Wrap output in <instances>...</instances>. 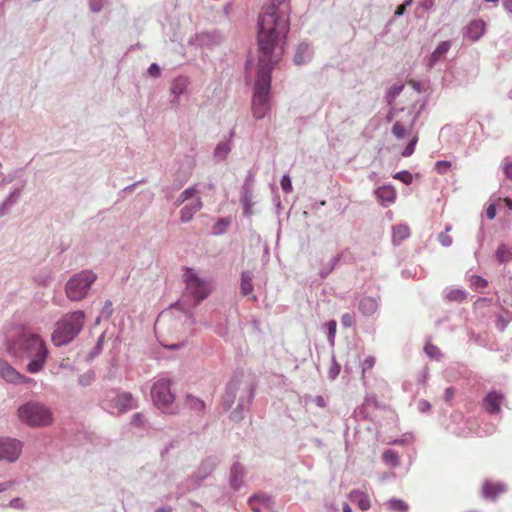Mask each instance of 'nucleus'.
I'll return each instance as SVG.
<instances>
[{
  "label": "nucleus",
  "instance_id": "obj_1",
  "mask_svg": "<svg viewBox=\"0 0 512 512\" xmlns=\"http://www.w3.org/2000/svg\"><path fill=\"white\" fill-rule=\"evenodd\" d=\"M290 12V0H266L258 17L259 60L252 97V114L257 120L271 110V72L281 56L275 50L289 31Z\"/></svg>",
  "mask_w": 512,
  "mask_h": 512
},
{
  "label": "nucleus",
  "instance_id": "obj_2",
  "mask_svg": "<svg viewBox=\"0 0 512 512\" xmlns=\"http://www.w3.org/2000/svg\"><path fill=\"white\" fill-rule=\"evenodd\" d=\"M6 350L15 358L29 359L26 369L31 374L42 371L49 353L44 340L38 334L25 331L7 339Z\"/></svg>",
  "mask_w": 512,
  "mask_h": 512
},
{
  "label": "nucleus",
  "instance_id": "obj_3",
  "mask_svg": "<svg viewBox=\"0 0 512 512\" xmlns=\"http://www.w3.org/2000/svg\"><path fill=\"white\" fill-rule=\"evenodd\" d=\"M185 282V291L182 295L181 301H177L171 307H179L185 314L186 320L190 326H193L195 319L193 314L186 308V306L196 307L210 294L208 282L200 278L192 268H186L183 275Z\"/></svg>",
  "mask_w": 512,
  "mask_h": 512
},
{
  "label": "nucleus",
  "instance_id": "obj_4",
  "mask_svg": "<svg viewBox=\"0 0 512 512\" xmlns=\"http://www.w3.org/2000/svg\"><path fill=\"white\" fill-rule=\"evenodd\" d=\"M242 380L239 375H235L227 384L223 396V406L229 410L234 404L237 393L240 391L237 407L230 413V419L238 422L244 418V410L249 407L254 397V388L251 385L241 387Z\"/></svg>",
  "mask_w": 512,
  "mask_h": 512
},
{
  "label": "nucleus",
  "instance_id": "obj_5",
  "mask_svg": "<svg viewBox=\"0 0 512 512\" xmlns=\"http://www.w3.org/2000/svg\"><path fill=\"white\" fill-rule=\"evenodd\" d=\"M16 415L22 424L30 428H45L54 423L51 407L38 400H29L21 404Z\"/></svg>",
  "mask_w": 512,
  "mask_h": 512
},
{
  "label": "nucleus",
  "instance_id": "obj_6",
  "mask_svg": "<svg viewBox=\"0 0 512 512\" xmlns=\"http://www.w3.org/2000/svg\"><path fill=\"white\" fill-rule=\"evenodd\" d=\"M85 314L83 311H74L64 315L57 323L52 334V341L56 346L70 343L82 330Z\"/></svg>",
  "mask_w": 512,
  "mask_h": 512
},
{
  "label": "nucleus",
  "instance_id": "obj_7",
  "mask_svg": "<svg viewBox=\"0 0 512 512\" xmlns=\"http://www.w3.org/2000/svg\"><path fill=\"white\" fill-rule=\"evenodd\" d=\"M96 279V274L91 270H84L74 274L65 286L67 297L71 301L84 299Z\"/></svg>",
  "mask_w": 512,
  "mask_h": 512
},
{
  "label": "nucleus",
  "instance_id": "obj_8",
  "mask_svg": "<svg viewBox=\"0 0 512 512\" xmlns=\"http://www.w3.org/2000/svg\"><path fill=\"white\" fill-rule=\"evenodd\" d=\"M151 397L154 405L164 413H173L175 395L171 391V381L166 377H159L151 387Z\"/></svg>",
  "mask_w": 512,
  "mask_h": 512
},
{
  "label": "nucleus",
  "instance_id": "obj_9",
  "mask_svg": "<svg viewBox=\"0 0 512 512\" xmlns=\"http://www.w3.org/2000/svg\"><path fill=\"white\" fill-rule=\"evenodd\" d=\"M104 403L112 413L116 410L118 413H126L137 407V404L130 392L110 391L106 394Z\"/></svg>",
  "mask_w": 512,
  "mask_h": 512
},
{
  "label": "nucleus",
  "instance_id": "obj_10",
  "mask_svg": "<svg viewBox=\"0 0 512 512\" xmlns=\"http://www.w3.org/2000/svg\"><path fill=\"white\" fill-rule=\"evenodd\" d=\"M217 459L215 457H208L204 461H202L201 465L199 466L196 474L195 479L189 478L186 480L187 487L182 488L179 487V495H183L187 491L194 489L198 486L199 482L206 479L216 468L217 466Z\"/></svg>",
  "mask_w": 512,
  "mask_h": 512
},
{
  "label": "nucleus",
  "instance_id": "obj_11",
  "mask_svg": "<svg viewBox=\"0 0 512 512\" xmlns=\"http://www.w3.org/2000/svg\"><path fill=\"white\" fill-rule=\"evenodd\" d=\"M23 444L21 441L4 437L0 439V461L5 460L13 463L18 460L21 455Z\"/></svg>",
  "mask_w": 512,
  "mask_h": 512
},
{
  "label": "nucleus",
  "instance_id": "obj_12",
  "mask_svg": "<svg viewBox=\"0 0 512 512\" xmlns=\"http://www.w3.org/2000/svg\"><path fill=\"white\" fill-rule=\"evenodd\" d=\"M0 378L14 385L34 382L32 378L20 374L12 365L2 359L0 360Z\"/></svg>",
  "mask_w": 512,
  "mask_h": 512
},
{
  "label": "nucleus",
  "instance_id": "obj_13",
  "mask_svg": "<svg viewBox=\"0 0 512 512\" xmlns=\"http://www.w3.org/2000/svg\"><path fill=\"white\" fill-rule=\"evenodd\" d=\"M417 117H418V112H415L414 110H409L407 120L396 121L393 124L392 134L397 139H404L409 134L410 130L412 129Z\"/></svg>",
  "mask_w": 512,
  "mask_h": 512
},
{
  "label": "nucleus",
  "instance_id": "obj_14",
  "mask_svg": "<svg viewBox=\"0 0 512 512\" xmlns=\"http://www.w3.org/2000/svg\"><path fill=\"white\" fill-rule=\"evenodd\" d=\"M504 395L500 391L492 390L483 399V408L488 414L495 415L501 412Z\"/></svg>",
  "mask_w": 512,
  "mask_h": 512
},
{
  "label": "nucleus",
  "instance_id": "obj_15",
  "mask_svg": "<svg viewBox=\"0 0 512 512\" xmlns=\"http://www.w3.org/2000/svg\"><path fill=\"white\" fill-rule=\"evenodd\" d=\"M506 490L507 487L504 483L486 479L481 487V495L486 500L494 501L498 496L505 493Z\"/></svg>",
  "mask_w": 512,
  "mask_h": 512
},
{
  "label": "nucleus",
  "instance_id": "obj_16",
  "mask_svg": "<svg viewBox=\"0 0 512 512\" xmlns=\"http://www.w3.org/2000/svg\"><path fill=\"white\" fill-rule=\"evenodd\" d=\"M314 50L311 44L307 41L299 43L293 61L296 65H304L309 63L313 58Z\"/></svg>",
  "mask_w": 512,
  "mask_h": 512
},
{
  "label": "nucleus",
  "instance_id": "obj_17",
  "mask_svg": "<svg viewBox=\"0 0 512 512\" xmlns=\"http://www.w3.org/2000/svg\"><path fill=\"white\" fill-rule=\"evenodd\" d=\"M486 31V23L481 19L472 20L466 27L464 36L471 41H478Z\"/></svg>",
  "mask_w": 512,
  "mask_h": 512
},
{
  "label": "nucleus",
  "instance_id": "obj_18",
  "mask_svg": "<svg viewBox=\"0 0 512 512\" xmlns=\"http://www.w3.org/2000/svg\"><path fill=\"white\" fill-rule=\"evenodd\" d=\"M188 87V79L184 76L175 78L170 86V92L172 99L170 102L174 105H178L180 102V96L185 94Z\"/></svg>",
  "mask_w": 512,
  "mask_h": 512
},
{
  "label": "nucleus",
  "instance_id": "obj_19",
  "mask_svg": "<svg viewBox=\"0 0 512 512\" xmlns=\"http://www.w3.org/2000/svg\"><path fill=\"white\" fill-rule=\"evenodd\" d=\"M374 194L380 204L384 207L393 204L396 200V191L390 185L378 187L375 189Z\"/></svg>",
  "mask_w": 512,
  "mask_h": 512
},
{
  "label": "nucleus",
  "instance_id": "obj_20",
  "mask_svg": "<svg viewBox=\"0 0 512 512\" xmlns=\"http://www.w3.org/2000/svg\"><path fill=\"white\" fill-rule=\"evenodd\" d=\"M254 189L248 187H241L240 191V202L243 205V215L246 218H250L253 215L252 207L255 204Z\"/></svg>",
  "mask_w": 512,
  "mask_h": 512
},
{
  "label": "nucleus",
  "instance_id": "obj_21",
  "mask_svg": "<svg viewBox=\"0 0 512 512\" xmlns=\"http://www.w3.org/2000/svg\"><path fill=\"white\" fill-rule=\"evenodd\" d=\"M203 203L200 197H197L192 202L187 203L180 210V220L182 223L189 222L193 216L202 209Z\"/></svg>",
  "mask_w": 512,
  "mask_h": 512
},
{
  "label": "nucleus",
  "instance_id": "obj_22",
  "mask_svg": "<svg viewBox=\"0 0 512 512\" xmlns=\"http://www.w3.org/2000/svg\"><path fill=\"white\" fill-rule=\"evenodd\" d=\"M451 45L452 43L449 40L440 42L435 48V50L432 52L428 60V68H433L437 64V62L443 60L446 57L448 51L450 50Z\"/></svg>",
  "mask_w": 512,
  "mask_h": 512
},
{
  "label": "nucleus",
  "instance_id": "obj_23",
  "mask_svg": "<svg viewBox=\"0 0 512 512\" xmlns=\"http://www.w3.org/2000/svg\"><path fill=\"white\" fill-rule=\"evenodd\" d=\"M22 187L14 188L0 205V218L5 216L19 201Z\"/></svg>",
  "mask_w": 512,
  "mask_h": 512
},
{
  "label": "nucleus",
  "instance_id": "obj_24",
  "mask_svg": "<svg viewBox=\"0 0 512 512\" xmlns=\"http://www.w3.org/2000/svg\"><path fill=\"white\" fill-rule=\"evenodd\" d=\"M244 484V467L236 462L230 470V485L233 490H239Z\"/></svg>",
  "mask_w": 512,
  "mask_h": 512
},
{
  "label": "nucleus",
  "instance_id": "obj_25",
  "mask_svg": "<svg viewBox=\"0 0 512 512\" xmlns=\"http://www.w3.org/2000/svg\"><path fill=\"white\" fill-rule=\"evenodd\" d=\"M379 304L375 297L365 296L360 299L358 309L364 316H371L378 310Z\"/></svg>",
  "mask_w": 512,
  "mask_h": 512
},
{
  "label": "nucleus",
  "instance_id": "obj_26",
  "mask_svg": "<svg viewBox=\"0 0 512 512\" xmlns=\"http://www.w3.org/2000/svg\"><path fill=\"white\" fill-rule=\"evenodd\" d=\"M410 236V229L405 224H398L392 228V242L394 245H399L403 240Z\"/></svg>",
  "mask_w": 512,
  "mask_h": 512
},
{
  "label": "nucleus",
  "instance_id": "obj_27",
  "mask_svg": "<svg viewBox=\"0 0 512 512\" xmlns=\"http://www.w3.org/2000/svg\"><path fill=\"white\" fill-rule=\"evenodd\" d=\"M349 499L353 503H356L359 506V508L363 511H366L371 507L370 500H369L368 496L361 491H358V490L351 491L349 493Z\"/></svg>",
  "mask_w": 512,
  "mask_h": 512
},
{
  "label": "nucleus",
  "instance_id": "obj_28",
  "mask_svg": "<svg viewBox=\"0 0 512 512\" xmlns=\"http://www.w3.org/2000/svg\"><path fill=\"white\" fill-rule=\"evenodd\" d=\"M253 273L251 271H243L241 273L240 290L243 296L250 295L254 290Z\"/></svg>",
  "mask_w": 512,
  "mask_h": 512
},
{
  "label": "nucleus",
  "instance_id": "obj_29",
  "mask_svg": "<svg viewBox=\"0 0 512 512\" xmlns=\"http://www.w3.org/2000/svg\"><path fill=\"white\" fill-rule=\"evenodd\" d=\"M495 258L500 264H505L512 260V251L505 244H500L495 252Z\"/></svg>",
  "mask_w": 512,
  "mask_h": 512
},
{
  "label": "nucleus",
  "instance_id": "obj_30",
  "mask_svg": "<svg viewBox=\"0 0 512 512\" xmlns=\"http://www.w3.org/2000/svg\"><path fill=\"white\" fill-rule=\"evenodd\" d=\"M231 151V146L227 142H220L217 144L213 156L217 162L223 161L227 158Z\"/></svg>",
  "mask_w": 512,
  "mask_h": 512
},
{
  "label": "nucleus",
  "instance_id": "obj_31",
  "mask_svg": "<svg viewBox=\"0 0 512 512\" xmlns=\"http://www.w3.org/2000/svg\"><path fill=\"white\" fill-rule=\"evenodd\" d=\"M382 459L386 465L392 468L398 467L400 465V458L394 450H385L382 454Z\"/></svg>",
  "mask_w": 512,
  "mask_h": 512
},
{
  "label": "nucleus",
  "instance_id": "obj_32",
  "mask_svg": "<svg viewBox=\"0 0 512 512\" xmlns=\"http://www.w3.org/2000/svg\"><path fill=\"white\" fill-rule=\"evenodd\" d=\"M387 508L393 512H408L409 506L401 499L391 498L386 502Z\"/></svg>",
  "mask_w": 512,
  "mask_h": 512
},
{
  "label": "nucleus",
  "instance_id": "obj_33",
  "mask_svg": "<svg viewBox=\"0 0 512 512\" xmlns=\"http://www.w3.org/2000/svg\"><path fill=\"white\" fill-rule=\"evenodd\" d=\"M231 224V219L228 217L220 218L213 226V234L216 236L223 235L226 233L228 227Z\"/></svg>",
  "mask_w": 512,
  "mask_h": 512
},
{
  "label": "nucleus",
  "instance_id": "obj_34",
  "mask_svg": "<svg viewBox=\"0 0 512 512\" xmlns=\"http://www.w3.org/2000/svg\"><path fill=\"white\" fill-rule=\"evenodd\" d=\"M197 192L198 191H197L196 185L186 188L184 191H182L179 194L178 198L175 201V206L178 207V206L182 205L187 200L193 198Z\"/></svg>",
  "mask_w": 512,
  "mask_h": 512
},
{
  "label": "nucleus",
  "instance_id": "obj_35",
  "mask_svg": "<svg viewBox=\"0 0 512 512\" xmlns=\"http://www.w3.org/2000/svg\"><path fill=\"white\" fill-rule=\"evenodd\" d=\"M255 502L259 503L260 505H262L265 508L270 507L273 503L272 498L268 494H265V493L254 494L248 499V503H255Z\"/></svg>",
  "mask_w": 512,
  "mask_h": 512
},
{
  "label": "nucleus",
  "instance_id": "obj_36",
  "mask_svg": "<svg viewBox=\"0 0 512 512\" xmlns=\"http://www.w3.org/2000/svg\"><path fill=\"white\" fill-rule=\"evenodd\" d=\"M186 404L191 410H194L196 412L203 411L205 408L204 401L192 395H187Z\"/></svg>",
  "mask_w": 512,
  "mask_h": 512
},
{
  "label": "nucleus",
  "instance_id": "obj_37",
  "mask_svg": "<svg viewBox=\"0 0 512 512\" xmlns=\"http://www.w3.org/2000/svg\"><path fill=\"white\" fill-rule=\"evenodd\" d=\"M404 85L402 84H394L392 85L385 94V99L388 103L394 101L402 92Z\"/></svg>",
  "mask_w": 512,
  "mask_h": 512
},
{
  "label": "nucleus",
  "instance_id": "obj_38",
  "mask_svg": "<svg viewBox=\"0 0 512 512\" xmlns=\"http://www.w3.org/2000/svg\"><path fill=\"white\" fill-rule=\"evenodd\" d=\"M467 293L462 289H451L447 292L446 298L449 301L462 302L466 299Z\"/></svg>",
  "mask_w": 512,
  "mask_h": 512
},
{
  "label": "nucleus",
  "instance_id": "obj_39",
  "mask_svg": "<svg viewBox=\"0 0 512 512\" xmlns=\"http://www.w3.org/2000/svg\"><path fill=\"white\" fill-rule=\"evenodd\" d=\"M511 319V315L508 311H505L503 314L498 315L496 320V327L498 328V330L503 332L506 329L507 325L510 323Z\"/></svg>",
  "mask_w": 512,
  "mask_h": 512
},
{
  "label": "nucleus",
  "instance_id": "obj_40",
  "mask_svg": "<svg viewBox=\"0 0 512 512\" xmlns=\"http://www.w3.org/2000/svg\"><path fill=\"white\" fill-rule=\"evenodd\" d=\"M339 260H340L339 256L332 257L331 260L329 261V263L320 270V273H319L320 277L323 279L326 278L332 272V270L335 268V266L337 265Z\"/></svg>",
  "mask_w": 512,
  "mask_h": 512
},
{
  "label": "nucleus",
  "instance_id": "obj_41",
  "mask_svg": "<svg viewBox=\"0 0 512 512\" xmlns=\"http://www.w3.org/2000/svg\"><path fill=\"white\" fill-rule=\"evenodd\" d=\"M425 353L432 359L440 360L442 353L440 349L433 344H426L424 347Z\"/></svg>",
  "mask_w": 512,
  "mask_h": 512
},
{
  "label": "nucleus",
  "instance_id": "obj_42",
  "mask_svg": "<svg viewBox=\"0 0 512 512\" xmlns=\"http://www.w3.org/2000/svg\"><path fill=\"white\" fill-rule=\"evenodd\" d=\"M95 379V374L93 371H87L83 374H81L78 378L79 385L86 387L92 384V382Z\"/></svg>",
  "mask_w": 512,
  "mask_h": 512
},
{
  "label": "nucleus",
  "instance_id": "obj_43",
  "mask_svg": "<svg viewBox=\"0 0 512 512\" xmlns=\"http://www.w3.org/2000/svg\"><path fill=\"white\" fill-rule=\"evenodd\" d=\"M169 480H170V477L167 473H165L164 471H159L154 476V481L152 483V486H157L160 484L167 486L169 483Z\"/></svg>",
  "mask_w": 512,
  "mask_h": 512
},
{
  "label": "nucleus",
  "instance_id": "obj_44",
  "mask_svg": "<svg viewBox=\"0 0 512 512\" xmlns=\"http://www.w3.org/2000/svg\"><path fill=\"white\" fill-rule=\"evenodd\" d=\"M452 164L450 161L440 160L435 163L434 170L441 175L446 174L451 168Z\"/></svg>",
  "mask_w": 512,
  "mask_h": 512
},
{
  "label": "nucleus",
  "instance_id": "obj_45",
  "mask_svg": "<svg viewBox=\"0 0 512 512\" xmlns=\"http://www.w3.org/2000/svg\"><path fill=\"white\" fill-rule=\"evenodd\" d=\"M336 327H337V324H336V321H334V320H330L327 323H325V330L327 332L328 340L332 344L334 342V338H335V334H336Z\"/></svg>",
  "mask_w": 512,
  "mask_h": 512
},
{
  "label": "nucleus",
  "instance_id": "obj_46",
  "mask_svg": "<svg viewBox=\"0 0 512 512\" xmlns=\"http://www.w3.org/2000/svg\"><path fill=\"white\" fill-rule=\"evenodd\" d=\"M394 178L397 180H400L401 182H403L406 185L411 184L412 180H413L412 174L407 170L397 172L394 175Z\"/></svg>",
  "mask_w": 512,
  "mask_h": 512
},
{
  "label": "nucleus",
  "instance_id": "obj_47",
  "mask_svg": "<svg viewBox=\"0 0 512 512\" xmlns=\"http://www.w3.org/2000/svg\"><path fill=\"white\" fill-rule=\"evenodd\" d=\"M340 370H341V367L340 365L336 362V359L334 356H332V362H331V366L329 368V371H328V377L331 379V380H334L337 378V376L339 375L340 373Z\"/></svg>",
  "mask_w": 512,
  "mask_h": 512
},
{
  "label": "nucleus",
  "instance_id": "obj_48",
  "mask_svg": "<svg viewBox=\"0 0 512 512\" xmlns=\"http://www.w3.org/2000/svg\"><path fill=\"white\" fill-rule=\"evenodd\" d=\"M107 0H88L89 8L93 13H99L105 6Z\"/></svg>",
  "mask_w": 512,
  "mask_h": 512
},
{
  "label": "nucleus",
  "instance_id": "obj_49",
  "mask_svg": "<svg viewBox=\"0 0 512 512\" xmlns=\"http://www.w3.org/2000/svg\"><path fill=\"white\" fill-rule=\"evenodd\" d=\"M418 141L417 136H413L411 140L409 141L408 145L405 147V149L402 152V156L409 157L411 156L415 151V146Z\"/></svg>",
  "mask_w": 512,
  "mask_h": 512
},
{
  "label": "nucleus",
  "instance_id": "obj_50",
  "mask_svg": "<svg viewBox=\"0 0 512 512\" xmlns=\"http://www.w3.org/2000/svg\"><path fill=\"white\" fill-rule=\"evenodd\" d=\"M280 185L282 190L285 193H289L292 191V181L291 178L288 175H284L280 181Z\"/></svg>",
  "mask_w": 512,
  "mask_h": 512
},
{
  "label": "nucleus",
  "instance_id": "obj_51",
  "mask_svg": "<svg viewBox=\"0 0 512 512\" xmlns=\"http://www.w3.org/2000/svg\"><path fill=\"white\" fill-rule=\"evenodd\" d=\"M355 323V317L353 314L351 313H345L342 315L341 317V324L344 326V327H351L353 326Z\"/></svg>",
  "mask_w": 512,
  "mask_h": 512
},
{
  "label": "nucleus",
  "instance_id": "obj_52",
  "mask_svg": "<svg viewBox=\"0 0 512 512\" xmlns=\"http://www.w3.org/2000/svg\"><path fill=\"white\" fill-rule=\"evenodd\" d=\"M471 283L476 287V288H485L488 284L487 280H485L484 278H482L481 276H478V275H473L471 277Z\"/></svg>",
  "mask_w": 512,
  "mask_h": 512
},
{
  "label": "nucleus",
  "instance_id": "obj_53",
  "mask_svg": "<svg viewBox=\"0 0 512 512\" xmlns=\"http://www.w3.org/2000/svg\"><path fill=\"white\" fill-rule=\"evenodd\" d=\"M147 74L153 78H158L161 75V68L157 63H152L148 69Z\"/></svg>",
  "mask_w": 512,
  "mask_h": 512
},
{
  "label": "nucleus",
  "instance_id": "obj_54",
  "mask_svg": "<svg viewBox=\"0 0 512 512\" xmlns=\"http://www.w3.org/2000/svg\"><path fill=\"white\" fill-rule=\"evenodd\" d=\"M375 365V358L373 356H367L362 362V372L370 370Z\"/></svg>",
  "mask_w": 512,
  "mask_h": 512
},
{
  "label": "nucleus",
  "instance_id": "obj_55",
  "mask_svg": "<svg viewBox=\"0 0 512 512\" xmlns=\"http://www.w3.org/2000/svg\"><path fill=\"white\" fill-rule=\"evenodd\" d=\"M9 507L14 508V509L23 510V509H25L26 505H25V502L21 498L17 497V498H13L10 500Z\"/></svg>",
  "mask_w": 512,
  "mask_h": 512
},
{
  "label": "nucleus",
  "instance_id": "obj_56",
  "mask_svg": "<svg viewBox=\"0 0 512 512\" xmlns=\"http://www.w3.org/2000/svg\"><path fill=\"white\" fill-rule=\"evenodd\" d=\"M438 240L444 247H449L452 244V238L445 232L439 234Z\"/></svg>",
  "mask_w": 512,
  "mask_h": 512
},
{
  "label": "nucleus",
  "instance_id": "obj_57",
  "mask_svg": "<svg viewBox=\"0 0 512 512\" xmlns=\"http://www.w3.org/2000/svg\"><path fill=\"white\" fill-rule=\"evenodd\" d=\"M503 171L505 176L512 180V161L505 159L503 163Z\"/></svg>",
  "mask_w": 512,
  "mask_h": 512
},
{
  "label": "nucleus",
  "instance_id": "obj_58",
  "mask_svg": "<svg viewBox=\"0 0 512 512\" xmlns=\"http://www.w3.org/2000/svg\"><path fill=\"white\" fill-rule=\"evenodd\" d=\"M144 423V416L142 413H135L133 416H132V419H131V424L136 426V427H140L142 426Z\"/></svg>",
  "mask_w": 512,
  "mask_h": 512
},
{
  "label": "nucleus",
  "instance_id": "obj_59",
  "mask_svg": "<svg viewBox=\"0 0 512 512\" xmlns=\"http://www.w3.org/2000/svg\"><path fill=\"white\" fill-rule=\"evenodd\" d=\"M254 182H255L254 175L251 171H249L245 177L242 187H248L250 189H254Z\"/></svg>",
  "mask_w": 512,
  "mask_h": 512
},
{
  "label": "nucleus",
  "instance_id": "obj_60",
  "mask_svg": "<svg viewBox=\"0 0 512 512\" xmlns=\"http://www.w3.org/2000/svg\"><path fill=\"white\" fill-rule=\"evenodd\" d=\"M112 313H113L112 302L110 300H107L104 304V307L102 310V315L105 318H109L112 315Z\"/></svg>",
  "mask_w": 512,
  "mask_h": 512
},
{
  "label": "nucleus",
  "instance_id": "obj_61",
  "mask_svg": "<svg viewBox=\"0 0 512 512\" xmlns=\"http://www.w3.org/2000/svg\"><path fill=\"white\" fill-rule=\"evenodd\" d=\"M430 409H431V404L427 400L421 399L418 402V410L421 413H426V412L430 411Z\"/></svg>",
  "mask_w": 512,
  "mask_h": 512
},
{
  "label": "nucleus",
  "instance_id": "obj_62",
  "mask_svg": "<svg viewBox=\"0 0 512 512\" xmlns=\"http://www.w3.org/2000/svg\"><path fill=\"white\" fill-rule=\"evenodd\" d=\"M312 401L319 408H325L327 406L326 400L321 395L313 397Z\"/></svg>",
  "mask_w": 512,
  "mask_h": 512
},
{
  "label": "nucleus",
  "instance_id": "obj_63",
  "mask_svg": "<svg viewBox=\"0 0 512 512\" xmlns=\"http://www.w3.org/2000/svg\"><path fill=\"white\" fill-rule=\"evenodd\" d=\"M496 205L495 204H490L487 209H486V215L488 217V219L492 220L495 218L496 216Z\"/></svg>",
  "mask_w": 512,
  "mask_h": 512
},
{
  "label": "nucleus",
  "instance_id": "obj_64",
  "mask_svg": "<svg viewBox=\"0 0 512 512\" xmlns=\"http://www.w3.org/2000/svg\"><path fill=\"white\" fill-rule=\"evenodd\" d=\"M454 394H455L454 388H452V387L446 388L445 392H444V400L446 402H450L453 399Z\"/></svg>",
  "mask_w": 512,
  "mask_h": 512
}]
</instances>
